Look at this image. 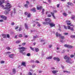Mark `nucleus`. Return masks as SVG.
<instances>
[{
    "mask_svg": "<svg viewBox=\"0 0 75 75\" xmlns=\"http://www.w3.org/2000/svg\"><path fill=\"white\" fill-rule=\"evenodd\" d=\"M35 65H33L32 66V68H35Z\"/></svg>",
    "mask_w": 75,
    "mask_h": 75,
    "instance_id": "nucleus-56",
    "label": "nucleus"
},
{
    "mask_svg": "<svg viewBox=\"0 0 75 75\" xmlns=\"http://www.w3.org/2000/svg\"><path fill=\"white\" fill-rule=\"evenodd\" d=\"M22 65H23V66H24V67H25V62H22Z\"/></svg>",
    "mask_w": 75,
    "mask_h": 75,
    "instance_id": "nucleus-25",
    "label": "nucleus"
},
{
    "mask_svg": "<svg viewBox=\"0 0 75 75\" xmlns=\"http://www.w3.org/2000/svg\"><path fill=\"white\" fill-rule=\"evenodd\" d=\"M49 47L50 48H51V47H52V45H49Z\"/></svg>",
    "mask_w": 75,
    "mask_h": 75,
    "instance_id": "nucleus-43",
    "label": "nucleus"
},
{
    "mask_svg": "<svg viewBox=\"0 0 75 75\" xmlns=\"http://www.w3.org/2000/svg\"><path fill=\"white\" fill-rule=\"evenodd\" d=\"M18 37L20 38L22 37H23V35H22V34H20L19 35Z\"/></svg>",
    "mask_w": 75,
    "mask_h": 75,
    "instance_id": "nucleus-34",
    "label": "nucleus"
},
{
    "mask_svg": "<svg viewBox=\"0 0 75 75\" xmlns=\"http://www.w3.org/2000/svg\"><path fill=\"white\" fill-rule=\"evenodd\" d=\"M52 56H51L46 58V59H52Z\"/></svg>",
    "mask_w": 75,
    "mask_h": 75,
    "instance_id": "nucleus-26",
    "label": "nucleus"
},
{
    "mask_svg": "<svg viewBox=\"0 0 75 75\" xmlns=\"http://www.w3.org/2000/svg\"><path fill=\"white\" fill-rule=\"evenodd\" d=\"M58 72V71L57 70H53L52 71V72L53 74H55L56 73H57Z\"/></svg>",
    "mask_w": 75,
    "mask_h": 75,
    "instance_id": "nucleus-16",
    "label": "nucleus"
},
{
    "mask_svg": "<svg viewBox=\"0 0 75 75\" xmlns=\"http://www.w3.org/2000/svg\"><path fill=\"white\" fill-rule=\"evenodd\" d=\"M64 27L65 29H66V30H67V29H68V28L67 27L65 26V25H64Z\"/></svg>",
    "mask_w": 75,
    "mask_h": 75,
    "instance_id": "nucleus-31",
    "label": "nucleus"
},
{
    "mask_svg": "<svg viewBox=\"0 0 75 75\" xmlns=\"http://www.w3.org/2000/svg\"><path fill=\"white\" fill-rule=\"evenodd\" d=\"M30 55H31V54H30V53H28L27 54V56H28V57H30Z\"/></svg>",
    "mask_w": 75,
    "mask_h": 75,
    "instance_id": "nucleus-38",
    "label": "nucleus"
},
{
    "mask_svg": "<svg viewBox=\"0 0 75 75\" xmlns=\"http://www.w3.org/2000/svg\"><path fill=\"white\" fill-rule=\"evenodd\" d=\"M51 69H55V67H51Z\"/></svg>",
    "mask_w": 75,
    "mask_h": 75,
    "instance_id": "nucleus-52",
    "label": "nucleus"
},
{
    "mask_svg": "<svg viewBox=\"0 0 75 75\" xmlns=\"http://www.w3.org/2000/svg\"><path fill=\"white\" fill-rule=\"evenodd\" d=\"M25 28H26V30H28V27L27 25V23H25Z\"/></svg>",
    "mask_w": 75,
    "mask_h": 75,
    "instance_id": "nucleus-19",
    "label": "nucleus"
},
{
    "mask_svg": "<svg viewBox=\"0 0 75 75\" xmlns=\"http://www.w3.org/2000/svg\"><path fill=\"white\" fill-rule=\"evenodd\" d=\"M64 35H68V33H64Z\"/></svg>",
    "mask_w": 75,
    "mask_h": 75,
    "instance_id": "nucleus-47",
    "label": "nucleus"
},
{
    "mask_svg": "<svg viewBox=\"0 0 75 75\" xmlns=\"http://www.w3.org/2000/svg\"><path fill=\"white\" fill-rule=\"evenodd\" d=\"M49 24L50 25V27H55V24L54 23H50L49 22Z\"/></svg>",
    "mask_w": 75,
    "mask_h": 75,
    "instance_id": "nucleus-9",
    "label": "nucleus"
},
{
    "mask_svg": "<svg viewBox=\"0 0 75 75\" xmlns=\"http://www.w3.org/2000/svg\"><path fill=\"white\" fill-rule=\"evenodd\" d=\"M25 38H27V37H28V36L27 35H25Z\"/></svg>",
    "mask_w": 75,
    "mask_h": 75,
    "instance_id": "nucleus-61",
    "label": "nucleus"
},
{
    "mask_svg": "<svg viewBox=\"0 0 75 75\" xmlns=\"http://www.w3.org/2000/svg\"><path fill=\"white\" fill-rule=\"evenodd\" d=\"M42 24H45L46 25H47V24H49V22H43L42 23Z\"/></svg>",
    "mask_w": 75,
    "mask_h": 75,
    "instance_id": "nucleus-22",
    "label": "nucleus"
},
{
    "mask_svg": "<svg viewBox=\"0 0 75 75\" xmlns=\"http://www.w3.org/2000/svg\"><path fill=\"white\" fill-rule=\"evenodd\" d=\"M42 56H44V52H42Z\"/></svg>",
    "mask_w": 75,
    "mask_h": 75,
    "instance_id": "nucleus-59",
    "label": "nucleus"
},
{
    "mask_svg": "<svg viewBox=\"0 0 75 75\" xmlns=\"http://www.w3.org/2000/svg\"><path fill=\"white\" fill-rule=\"evenodd\" d=\"M4 21L3 19L0 20V22H3Z\"/></svg>",
    "mask_w": 75,
    "mask_h": 75,
    "instance_id": "nucleus-48",
    "label": "nucleus"
},
{
    "mask_svg": "<svg viewBox=\"0 0 75 75\" xmlns=\"http://www.w3.org/2000/svg\"><path fill=\"white\" fill-rule=\"evenodd\" d=\"M47 16L48 17H50L51 16V14H49L47 15Z\"/></svg>",
    "mask_w": 75,
    "mask_h": 75,
    "instance_id": "nucleus-39",
    "label": "nucleus"
},
{
    "mask_svg": "<svg viewBox=\"0 0 75 75\" xmlns=\"http://www.w3.org/2000/svg\"><path fill=\"white\" fill-rule=\"evenodd\" d=\"M15 38H17V35L15 36Z\"/></svg>",
    "mask_w": 75,
    "mask_h": 75,
    "instance_id": "nucleus-63",
    "label": "nucleus"
},
{
    "mask_svg": "<svg viewBox=\"0 0 75 75\" xmlns=\"http://www.w3.org/2000/svg\"><path fill=\"white\" fill-rule=\"evenodd\" d=\"M25 44H26L25 43H22V45L24 46V45H25Z\"/></svg>",
    "mask_w": 75,
    "mask_h": 75,
    "instance_id": "nucleus-50",
    "label": "nucleus"
},
{
    "mask_svg": "<svg viewBox=\"0 0 75 75\" xmlns=\"http://www.w3.org/2000/svg\"><path fill=\"white\" fill-rule=\"evenodd\" d=\"M13 11H14V13L15 14V13H16V9L15 8H14L13 9Z\"/></svg>",
    "mask_w": 75,
    "mask_h": 75,
    "instance_id": "nucleus-42",
    "label": "nucleus"
},
{
    "mask_svg": "<svg viewBox=\"0 0 75 75\" xmlns=\"http://www.w3.org/2000/svg\"><path fill=\"white\" fill-rule=\"evenodd\" d=\"M21 42V41L18 40V41H16V43H20V42Z\"/></svg>",
    "mask_w": 75,
    "mask_h": 75,
    "instance_id": "nucleus-32",
    "label": "nucleus"
},
{
    "mask_svg": "<svg viewBox=\"0 0 75 75\" xmlns=\"http://www.w3.org/2000/svg\"><path fill=\"white\" fill-rule=\"evenodd\" d=\"M64 47H66L67 48H74V46L67 44L64 45Z\"/></svg>",
    "mask_w": 75,
    "mask_h": 75,
    "instance_id": "nucleus-5",
    "label": "nucleus"
},
{
    "mask_svg": "<svg viewBox=\"0 0 75 75\" xmlns=\"http://www.w3.org/2000/svg\"><path fill=\"white\" fill-rule=\"evenodd\" d=\"M63 15L64 16H65V17H66L67 16V14H66V13H63Z\"/></svg>",
    "mask_w": 75,
    "mask_h": 75,
    "instance_id": "nucleus-29",
    "label": "nucleus"
},
{
    "mask_svg": "<svg viewBox=\"0 0 75 75\" xmlns=\"http://www.w3.org/2000/svg\"><path fill=\"white\" fill-rule=\"evenodd\" d=\"M11 24L12 25H14V22H13L12 23H11Z\"/></svg>",
    "mask_w": 75,
    "mask_h": 75,
    "instance_id": "nucleus-53",
    "label": "nucleus"
},
{
    "mask_svg": "<svg viewBox=\"0 0 75 75\" xmlns=\"http://www.w3.org/2000/svg\"><path fill=\"white\" fill-rule=\"evenodd\" d=\"M11 16H12L13 15V11L11 12Z\"/></svg>",
    "mask_w": 75,
    "mask_h": 75,
    "instance_id": "nucleus-62",
    "label": "nucleus"
},
{
    "mask_svg": "<svg viewBox=\"0 0 75 75\" xmlns=\"http://www.w3.org/2000/svg\"><path fill=\"white\" fill-rule=\"evenodd\" d=\"M68 30H71V31H74V29L72 27H71L70 26L68 25L67 26Z\"/></svg>",
    "mask_w": 75,
    "mask_h": 75,
    "instance_id": "nucleus-10",
    "label": "nucleus"
},
{
    "mask_svg": "<svg viewBox=\"0 0 75 75\" xmlns=\"http://www.w3.org/2000/svg\"><path fill=\"white\" fill-rule=\"evenodd\" d=\"M74 57V55L72 54L70 56V57H71V58H73Z\"/></svg>",
    "mask_w": 75,
    "mask_h": 75,
    "instance_id": "nucleus-44",
    "label": "nucleus"
},
{
    "mask_svg": "<svg viewBox=\"0 0 75 75\" xmlns=\"http://www.w3.org/2000/svg\"><path fill=\"white\" fill-rule=\"evenodd\" d=\"M45 21H49V22H51V20L49 18H47L45 20Z\"/></svg>",
    "mask_w": 75,
    "mask_h": 75,
    "instance_id": "nucleus-14",
    "label": "nucleus"
},
{
    "mask_svg": "<svg viewBox=\"0 0 75 75\" xmlns=\"http://www.w3.org/2000/svg\"><path fill=\"white\" fill-rule=\"evenodd\" d=\"M21 30V28H20L19 29V31H20Z\"/></svg>",
    "mask_w": 75,
    "mask_h": 75,
    "instance_id": "nucleus-60",
    "label": "nucleus"
},
{
    "mask_svg": "<svg viewBox=\"0 0 75 75\" xmlns=\"http://www.w3.org/2000/svg\"><path fill=\"white\" fill-rule=\"evenodd\" d=\"M38 27H40V26H41V25L40 24H39L38 25Z\"/></svg>",
    "mask_w": 75,
    "mask_h": 75,
    "instance_id": "nucleus-54",
    "label": "nucleus"
},
{
    "mask_svg": "<svg viewBox=\"0 0 75 75\" xmlns=\"http://www.w3.org/2000/svg\"><path fill=\"white\" fill-rule=\"evenodd\" d=\"M28 75H32L33 74L31 72H29L28 73Z\"/></svg>",
    "mask_w": 75,
    "mask_h": 75,
    "instance_id": "nucleus-37",
    "label": "nucleus"
},
{
    "mask_svg": "<svg viewBox=\"0 0 75 75\" xmlns=\"http://www.w3.org/2000/svg\"><path fill=\"white\" fill-rule=\"evenodd\" d=\"M53 59L54 60H55V61H60L59 58L58 57H54Z\"/></svg>",
    "mask_w": 75,
    "mask_h": 75,
    "instance_id": "nucleus-11",
    "label": "nucleus"
},
{
    "mask_svg": "<svg viewBox=\"0 0 75 75\" xmlns=\"http://www.w3.org/2000/svg\"><path fill=\"white\" fill-rule=\"evenodd\" d=\"M19 50H20L19 52L21 54H22L23 55H25V52H23V51H25V47H19L18 48Z\"/></svg>",
    "mask_w": 75,
    "mask_h": 75,
    "instance_id": "nucleus-2",
    "label": "nucleus"
},
{
    "mask_svg": "<svg viewBox=\"0 0 75 75\" xmlns=\"http://www.w3.org/2000/svg\"><path fill=\"white\" fill-rule=\"evenodd\" d=\"M75 16L74 15H72L71 16V18L72 20H74V19H75Z\"/></svg>",
    "mask_w": 75,
    "mask_h": 75,
    "instance_id": "nucleus-21",
    "label": "nucleus"
},
{
    "mask_svg": "<svg viewBox=\"0 0 75 75\" xmlns=\"http://www.w3.org/2000/svg\"><path fill=\"white\" fill-rule=\"evenodd\" d=\"M26 3L28 4H29V2L28 1H26Z\"/></svg>",
    "mask_w": 75,
    "mask_h": 75,
    "instance_id": "nucleus-57",
    "label": "nucleus"
},
{
    "mask_svg": "<svg viewBox=\"0 0 75 75\" xmlns=\"http://www.w3.org/2000/svg\"><path fill=\"white\" fill-rule=\"evenodd\" d=\"M44 11H45L44 9H42V14H44Z\"/></svg>",
    "mask_w": 75,
    "mask_h": 75,
    "instance_id": "nucleus-35",
    "label": "nucleus"
},
{
    "mask_svg": "<svg viewBox=\"0 0 75 75\" xmlns=\"http://www.w3.org/2000/svg\"><path fill=\"white\" fill-rule=\"evenodd\" d=\"M42 8V7L40 5L38 6H37V10H41Z\"/></svg>",
    "mask_w": 75,
    "mask_h": 75,
    "instance_id": "nucleus-12",
    "label": "nucleus"
},
{
    "mask_svg": "<svg viewBox=\"0 0 75 75\" xmlns=\"http://www.w3.org/2000/svg\"><path fill=\"white\" fill-rule=\"evenodd\" d=\"M53 12H51L50 13L52 14L54 19H55V17L54 16V13H57V11L56 10H54L53 11Z\"/></svg>",
    "mask_w": 75,
    "mask_h": 75,
    "instance_id": "nucleus-6",
    "label": "nucleus"
},
{
    "mask_svg": "<svg viewBox=\"0 0 75 75\" xmlns=\"http://www.w3.org/2000/svg\"><path fill=\"white\" fill-rule=\"evenodd\" d=\"M10 53H11V52H6V54H10Z\"/></svg>",
    "mask_w": 75,
    "mask_h": 75,
    "instance_id": "nucleus-51",
    "label": "nucleus"
},
{
    "mask_svg": "<svg viewBox=\"0 0 75 75\" xmlns=\"http://www.w3.org/2000/svg\"><path fill=\"white\" fill-rule=\"evenodd\" d=\"M61 67L62 68V69H64V66H63L62 65H61Z\"/></svg>",
    "mask_w": 75,
    "mask_h": 75,
    "instance_id": "nucleus-55",
    "label": "nucleus"
},
{
    "mask_svg": "<svg viewBox=\"0 0 75 75\" xmlns=\"http://www.w3.org/2000/svg\"><path fill=\"white\" fill-rule=\"evenodd\" d=\"M67 4L68 5H69L70 6H74V4L71 2H67Z\"/></svg>",
    "mask_w": 75,
    "mask_h": 75,
    "instance_id": "nucleus-23",
    "label": "nucleus"
},
{
    "mask_svg": "<svg viewBox=\"0 0 75 75\" xmlns=\"http://www.w3.org/2000/svg\"><path fill=\"white\" fill-rule=\"evenodd\" d=\"M25 15H27L28 17H31V14L30 13H29L27 12H25Z\"/></svg>",
    "mask_w": 75,
    "mask_h": 75,
    "instance_id": "nucleus-13",
    "label": "nucleus"
},
{
    "mask_svg": "<svg viewBox=\"0 0 75 75\" xmlns=\"http://www.w3.org/2000/svg\"><path fill=\"white\" fill-rule=\"evenodd\" d=\"M16 72V69H13V74H15Z\"/></svg>",
    "mask_w": 75,
    "mask_h": 75,
    "instance_id": "nucleus-20",
    "label": "nucleus"
},
{
    "mask_svg": "<svg viewBox=\"0 0 75 75\" xmlns=\"http://www.w3.org/2000/svg\"><path fill=\"white\" fill-rule=\"evenodd\" d=\"M30 48L31 50H32V51H34V48H33L31 47H30Z\"/></svg>",
    "mask_w": 75,
    "mask_h": 75,
    "instance_id": "nucleus-41",
    "label": "nucleus"
},
{
    "mask_svg": "<svg viewBox=\"0 0 75 75\" xmlns=\"http://www.w3.org/2000/svg\"><path fill=\"white\" fill-rule=\"evenodd\" d=\"M6 36L7 37V38H9L10 37V35L9 34H7L6 35Z\"/></svg>",
    "mask_w": 75,
    "mask_h": 75,
    "instance_id": "nucleus-33",
    "label": "nucleus"
},
{
    "mask_svg": "<svg viewBox=\"0 0 75 75\" xmlns=\"http://www.w3.org/2000/svg\"><path fill=\"white\" fill-rule=\"evenodd\" d=\"M30 10H31V11H32L33 12H35L36 11L35 8H33L32 9H31Z\"/></svg>",
    "mask_w": 75,
    "mask_h": 75,
    "instance_id": "nucleus-18",
    "label": "nucleus"
},
{
    "mask_svg": "<svg viewBox=\"0 0 75 75\" xmlns=\"http://www.w3.org/2000/svg\"><path fill=\"white\" fill-rule=\"evenodd\" d=\"M18 28V26H17L15 28V30H17Z\"/></svg>",
    "mask_w": 75,
    "mask_h": 75,
    "instance_id": "nucleus-46",
    "label": "nucleus"
},
{
    "mask_svg": "<svg viewBox=\"0 0 75 75\" xmlns=\"http://www.w3.org/2000/svg\"><path fill=\"white\" fill-rule=\"evenodd\" d=\"M13 55H14L13 54H10L9 55V57H10V58H13Z\"/></svg>",
    "mask_w": 75,
    "mask_h": 75,
    "instance_id": "nucleus-24",
    "label": "nucleus"
},
{
    "mask_svg": "<svg viewBox=\"0 0 75 75\" xmlns=\"http://www.w3.org/2000/svg\"><path fill=\"white\" fill-rule=\"evenodd\" d=\"M37 38V36H34L33 37V39H35V38Z\"/></svg>",
    "mask_w": 75,
    "mask_h": 75,
    "instance_id": "nucleus-49",
    "label": "nucleus"
},
{
    "mask_svg": "<svg viewBox=\"0 0 75 75\" xmlns=\"http://www.w3.org/2000/svg\"><path fill=\"white\" fill-rule=\"evenodd\" d=\"M63 72L64 73L66 72V73H68L69 74H70V72L67 71H64Z\"/></svg>",
    "mask_w": 75,
    "mask_h": 75,
    "instance_id": "nucleus-27",
    "label": "nucleus"
},
{
    "mask_svg": "<svg viewBox=\"0 0 75 75\" xmlns=\"http://www.w3.org/2000/svg\"><path fill=\"white\" fill-rule=\"evenodd\" d=\"M64 58L65 59H67L66 61V62L70 63V62H71V58H70V57H68L67 55H66L64 57Z\"/></svg>",
    "mask_w": 75,
    "mask_h": 75,
    "instance_id": "nucleus-3",
    "label": "nucleus"
},
{
    "mask_svg": "<svg viewBox=\"0 0 75 75\" xmlns=\"http://www.w3.org/2000/svg\"><path fill=\"white\" fill-rule=\"evenodd\" d=\"M1 18L2 19L4 20H7V17L6 16L4 15L1 16Z\"/></svg>",
    "mask_w": 75,
    "mask_h": 75,
    "instance_id": "nucleus-8",
    "label": "nucleus"
},
{
    "mask_svg": "<svg viewBox=\"0 0 75 75\" xmlns=\"http://www.w3.org/2000/svg\"><path fill=\"white\" fill-rule=\"evenodd\" d=\"M1 35L2 37H3V38H7V35L5 34H2Z\"/></svg>",
    "mask_w": 75,
    "mask_h": 75,
    "instance_id": "nucleus-17",
    "label": "nucleus"
},
{
    "mask_svg": "<svg viewBox=\"0 0 75 75\" xmlns=\"http://www.w3.org/2000/svg\"><path fill=\"white\" fill-rule=\"evenodd\" d=\"M6 49H7V50H10L11 49H10V47H6Z\"/></svg>",
    "mask_w": 75,
    "mask_h": 75,
    "instance_id": "nucleus-40",
    "label": "nucleus"
},
{
    "mask_svg": "<svg viewBox=\"0 0 75 75\" xmlns=\"http://www.w3.org/2000/svg\"><path fill=\"white\" fill-rule=\"evenodd\" d=\"M71 38H74V35H71Z\"/></svg>",
    "mask_w": 75,
    "mask_h": 75,
    "instance_id": "nucleus-45",
    "label": "nucleus"
},
{
    "mask_svg": "<svg viewBox=\"0 0 75 75\" xmlns=\"http://www.w3.org/2000/svg\"><path fill=\"white\" fill-rule=\"evenodd\" d=\"M35 50L36 52H38L39 51V49L38 48H36Z\"/></svg>",
    "mask_w": 75,
    "mask_h": 75,
    "instance_id": "nucleus-28",
    "label": "nucleus"
},
{
    "mask_svg": "<svg viewBox=\"0 0 75 75\" xmlns=\"http://www.w3.org/2000/svg\"><path fill=\"white\" fill-rule=\"evenodd\" d=\"M1 6L2 7V8H4V5H2Z\"/></svg>",
    "mask_w": 75,
    "mask_h": 75,
    "instance_id": "nucleus-64",
    "label": "nucleus"
},
{
    "mask_svg": "<svg viewBox=\"0 0 75 75\" xmlns=\"http://www.w3.org/2000/svg\"><path fill=\"white\" fill-rule=\"evenodd\" d=\"M5 6L6 7H9V8L5 7L4 8V9H6V11H7L6 13L8 14V11H9L11 10V9H10V8H11V7H12L11 5L10 4V3H7V4H6Z\"/></svg>",
    "mask_w": 75,
    "mask_h": 75,
    "instance_id": "nucleus-1",
    "label": "nucleus"
},
{
    "mask_svg": "<svg viewBox=\"0 0 75 75\" xmlns=\"http://www.w3.org/2000/svg\"><path fill=\"white\" fill-rule=\"evenodd\" d=\"M36 63H40V62L38 61H36Z\"/></svg>",
    "mask_w": 75,
    "mask_h": 75,
    "instance_id": "nucleus-58",
    "label": "nucleus"
},
{
    "mask_svg": "<svg viewBox=\"0 0 75 75\" xmlns=\"http://www.w3.org/2000/svg\"><path fill=\"white\" fill-rule=\"evenodd\" d=\"M66 23L67 25H69L70 26H73V25L71 24L70 21H66Z\"/></svg>",
    "mask_w": 75,
    "mask_h": 75,
    "instance_id": "nucleus-7",
    "label": "nucleus"
},
{
    "mask_svg": "<svg viewBox=\"0 0 75 75\" xmlns=\"http://www.w3.org/2000/svg\"><path fill=\"white\" fill-rule=\"evenodd\" d=\"M5 62L4 61H1L0 62L1 64H4Z\"/></svg>",
    "mask_w": 75,
    "mask_h": 75,
    "instance_id": "nucleus-36",
    "label": "nucleus"
},
{
    "mask_svg": "<svg viewBox=\"0 0 75 75\" xmlns=\"http://www.w3.org/2000/svg\"><path fill=\"white\" fill-rule=\"evenodd\" d=\"M3 3H4V0H0V5H1Z\"/></svg>",
    "mask_w": 75,
    "mask_h": 75,
    "instance_id": "nucleus-15",
    "label": "nucleus"
},
{
    "mask_svg": "<svg viewBox=\"0 0 75 75\" xmlns=\"http://www.w3.org/2000/svg\"><path fill=\"white\" fill-rule=\"evenodd\" d=\"M56 35L57 37H59V38H61V39H64V36H62L61 35L59 34V33H58V32H56Z\"/></svg>",
    "mask_w": 75,
    "mask_h": 75,
    "instance_id": "nucleus-4",
    "label": "nucleus"
},
{
    "mask_svg": "<svg viewBox=\"0 0 75 75\" xmlns=\"http://www.w3.org/2000/svg\"><path fill=\"white\" fill-rule=\"evenodd\" d=\"M24 6L25 7H26V8H28V4H25L24 5Z\"/></svg>",
    "mask_w": 75,
    "mask_h": 75,
    "instance_id": "nucleus-30",
    "label": "nucleus"
}]
</instances>
